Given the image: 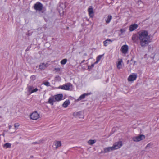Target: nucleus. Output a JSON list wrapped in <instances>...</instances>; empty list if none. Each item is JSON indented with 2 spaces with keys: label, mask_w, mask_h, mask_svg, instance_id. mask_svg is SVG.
<instances>
[{
  "label": "nucleus",
  "mask_w": 159,
  "mask_h": 159,
  "mask_svg": "<svg viewBox=\"0 0 159 159\" xmlns=\"http://www.w3.org/2000/svg\"><path fill=\"white\" fill-rule=\"evenodd\" d=\"M39 117V115L37 111L33 112L30 115V118L33 120H36Z\"/></svg>",
  "instance_id": "obj_3"
},
{
  "label": "nucleus",
  "mask_w": 159,
  "mask_h": 159,
  "mask_svg": "<svg viewBox=\"0 0 159 159\" xmlns=\"http://www.w3.org/2000/svg\"><path fill=\"white\" fill-rule=\"evenodd\" d=\"M56 101H59L62 100L63 96L62 94H59L53 96Z\"/></svg>",
  "instance_id": "obj_9"
},
{
  "label": "nucleus",
  "mask_w": 159,
  "mask_h": 159,
  "mask_svg": "<svg viewBox=\"0 0 159 159\" xmlns=\"http://www.w3.org/2000/svg\"><path fill=\"white\" fill-rule=\"evenodd\" d=\"M152 147V145L150 143L148 144L145 147V149L149 148Z\"/></svg>",
  "instance_id": "obj_30"
},
{
  "label": "nucleus",
  "mask_w": 159,
  "mask_h": 159,
  "mask_svg": "<svg viewBox=\"0 0 159 159\" xmlns=\"http://www.w3.org/2000/svg\"><path fill=\"white\" fill-rule=\"evenodd\" d=\"M113 40L110 39H107L104 41L103 42L104 46H107L108 44L111 43Z\"/></svg>",
  "instance_id": "obj_16"
},
{
  "label": "nucleus",
  "mask_w": 159,
  "mask_h": 159,
  "mask_svg": "<svg viewBox=\"0 0 159 159\" xmlns=\"http://www.w3.org/2000/svg\"><path fill=\"white\" fill-rule=\"evenodd\" d=\"M48 66V64L47 63L45 64L44 63H42L39 65V69L42 70L45 69Z\"/></svg>",
  "instance_id": "obj_14"
},
{
  "label": "nucleus",
  "mask_w": 159,
  "mask_h": 159,
  "mask_svg": "<svg viewBox=\"0 0 159 159\" xmlns=\"http://www.w3.org/2000/svg\"><path fill=\"white\" fill-rule=\"evenodd\" d=\"M104 153L108 152L114 150L112 147L105 148H104Z\"/></svg>",
  "instance_id": "obj_15"
},
{
  "label": "nucleus",
  "mask_w": 159,
  "mask_h": 159,
  "mask_svg": "<svg viewBox=\"0 0 159 159\" xmlns=\"http://www.w3.org/2000/svg\"><path fill=\"white\" fill-rule=\"evenodd\" d=\"M2 135H3V136H5V134H4V133H3V134H2Z\"/></svg>",
  "instance_id": "obj_39"
},
{
  "label": "nucleus",
  "mask_w": 159,
  "mask_h": 159,
  "mask_svg": "<svg viewBox=\"0 0 159 159\" xmlns=\"http://www.w3.org/2000/svg\"><path fill=\"white\" fill-rule=\"evenodd\" d=\"M71 86V84L70 83H69L65 84L63 85L60 86L58 88L62 89L69 90L70 89V86Z\"/></svg>",
  "instance_id": "obj_6"
},
{
  "label": "nucleus",
  "mask_w": 159,
  "mask_h": 159,
  "mask_svg": "<svg viewBox=\"0 0 159 159\" xmlns=\"http://www.w3.org/2000/svg\"><path fill=\"white\" fill-rule=\"evenodd\" d=\"M56 78H59L60 79L61 78L59 76H58L57 77H56Z\"/></svg>",
  "instance_id": "obj_40"
},
{
  "label": "nucleus",
  "mask_w": 159,
  "mask_h": 159,
  "mask_svg": "<svg viewBox=\"0 0 159 159\" xmlns=\"http://www.w3.org/2000/svg\"><path fill=\"white\" fill-rule=\"evenodd\" d=\"M84 55H86V54H84Z\"/></svg>",
  "instance_id": "obj_41"
},
{
  "label": "nucleus",
  "mask_w": 159,
  "mask_h": 159,
  "mask_svg": "<svg viewBox=\"0 0 159 159\" xmlns=\"http://www.w3.org/2000/svg\"><path fill=\"white\" fill-rule=\"evenodd\" d=\"M102 55H100L98 56L97 57L96 60H98V61H99L102 58Z\"/></svg>",
  "instance_id": "obj_29"
},
{
  "label": "nucleus",
  "mask_w": 159,
  "mask_h": 159,
  "mask_svg": "<svg viewBox=\"0 0 159 159\" xmlns=\"http://www.w3.org/2000/svg\"><path fill=\"white\" fill-rule=\"evenodd\" d=\"M1 134H0V136H1Z\"/></svg>",
  "instance_id": "obj_42"
},
{
  "label": "nucleus",
  "mask_w": 159,
  "mask_h": 159,
  "mask_svg": "<svg viewBox=\"0 0 159 159\" xmlns=\"http://www.w3.org/2000/svg\"><path fill=\"white\" fill-rule=\"evenodd\" d=\"M34 89V87L32 86H29L27 87L28 92L30 93Z\"/></svg>",
  "instance_id": "obj_22"
},
{
  "label": "nucleus",
  "mask_w": 159,
  "mask_h": 159,
  "mask_svg": "<svg viewBox=\"0 0 159 159\" xmlns=\"http://www.w3.org/2000/svg\"><path fill=\"white\" fill-rule=\"evenodd\" d=\"M132 39L136 43H138L139 40L140 45L142 47L147 46L151 41L150 35H148V31L145 30L138 32V34H133Z\"/></svg>",
  "instance_id": "obj_1"
},
{
  "label": "nucleus",
  "mask_w": 159,
  "mask_h": 159,
  "mask_svg": "<svg viewBox=\"0 0 159 159\" xmlns=\"http://www.w3.org/2000/svg\"><path fill=\"white\" fill-rule=\"evenodd\" d=\"M91 94V93H85L82 95H81L78 99L77 101H79L80 100H81L82 99H84L85 98V97L86 96H87L89 95H90Z\"/></svg>",
  "instance_id": "obj_12"
},
{
  "label": "nucleus",
  "mask_w": 159,
  "mask_h": 159,
  "mask_svg": "<svg viewBox=\"0 0 159 159\" xmlns=\"http://www.w3.org/2000/svg\"><path fill=\"white\" fill-rule=\"evenodd\" d=\"M138 27V25L137 24H134L131 25L129 27V30L130 31H132L136 29Z\"/></svg>",
  "instance_id": "obj_11"
},
{
  "label": "nucleus",
  "mask_w": 159,
  "mask_h": 159,
  "mask_svg": "<svg viewBox=\"0 0 159 159\" xmlns=\"http://www.w3.org/2000/svg\"><path fill=\"white\" fill-rule=\"evenodd\" d=\"M88 11L90 16L91 17H93L94 16L93 9L92 8H89Z\"/></svg>",
  "instance_id": "obj_17"
},
{
  "label": "nucleus",
  "mask_w": 159,
  "mask_h": 159,
  "mask_svg": "<svg viewBox=\"0 0 159 159\" xmlns=\"http://www.w3.org/2000/svg\"><path fill=\"white\" fill-rule=\"evenodd\" d=\"M137 77V74L133 73L129 76L128 79V80L129 81H133L136 80Z\"/></svg>",
  "instance_id": "obj_7"
},
{
  "label": "nucleus",
  "mask_w": 159,
  "mask_h": 159,
  "mask_svg": "<svg viewBox=\"0 0 159 159\" xmlns=\"http://www.w3.org/2000/svg\"><path fill=\"white\" fill-rule=\"evenodd\" d=\"M11 146V144L9 143H6L3 145V147L6 149L10 148Z\"/></svg>",
  "instance_id": "obj_21"
},
{
  "label": "nucleus",
  "mask_w": 159,
  "mask_h": 159,
  "mask_svg": "<svg viewBox=\"0 0 159 159\" xmlns=\"http://www.w3.org/2000/svg\"><path fill=\"white\" fill-rule=\"evenodd\" d=\"M85 61V60H83L82 61L80 64L82 63H83Z\"/></svg>",
  "instance_id": "obj_38"
},
{
  "label": "nucleus",
  "mask_w": 159,
  "mask_h": 159,
  "mask_svg": "<svg viewBox=\"0 0 159 159\" xmlns=\"http://www.w3.org/2000/svg\"><path fill=\"white\" fill-rule=\"evenodd\" d=\"M14 125L16 128H18V127L20 125L18 123H16L14 124Z\"/></svg>",
  "instance_id": "obj_32"
},
{
  "label": "nucleus",
  "mask_w": 159,
  "mask_h": 159,
  "mask_svg": "<svg viewBox=\"0 0 159 159\" xmlns=\"http://www.w3.org/2000/svg\"><path fill=\"white\" fill-rule=\"evenodd\" d=\"M55 100L53 97L51 96L49 98L48 100V103L50 104L52 106L53 105L54 102H55Z\"/></svg>",
  "instance_id": "obj_13"
},
{
  "label": "nucleus",
  "mask_w": 159,
  "mask_h": 159,
  "mask_svg": "<svg viewBox=\"0 0 159 159\" xmlns=\"http://www.w3.org/2000/svg\"><path fill=\"white\" fill-rule=\"evenodd\" d=\"M70 104V102L69 100H67L64 102L62 104V107L64 108H66Z\"/></svg>",
  "instance_id": "obj_19"
},
{
  "label": "nucleus",
  "mask_w": 159,
  "mask_h": 159,
  "mask_svg": "<svg viewBox=\"0 0 159 159\" xmlns=\"http://www.w3.org/2000/svg\"><path fill=\"white\" fill-rule=\"evenodd\" d=\"M96 142V141L94 140H90L88 141V143L90 145H92Z\"/></svg>",
  "instance_id": "obj_23"
},
{
  "label": "nucleus",
  "mask_w": 159,
  "mask_h": 159,
  "mask_svg": "<svg viewBox=\"0 0 159 159\" xmlns=\"http://www.w3.org/2000/svg\"><path fill=\"white\" fill-rule=\"evenodd\" d=\"M122 145V142L120 141L115 143L112 147L114 150H115L120 148L121 147Z\"/></svg>",
  "instance_id": "obj_5"
},
{
  "label": "nucleus",
  "mask_w": 159,
  "mask_h": 159,
  "mask_svg": "<svg viewBox=\"0 0 159 159\" xmlns=\"http://www.w3.org/2000/svg\"><path fill=\"white\" fill-rule=\"evenodd\" d=\"M73 115L76 117H79V118H83L84 117V112L82 111H80L78 112L74 113Z\"/></svg>",
  "instance_id": "obj_8"
},
{
  "label": "nucleus",
  "mask_w": 159,
  "mask_h": 159,
  "mask_svg": "<svg viewBox=\"0 0 159 159\" xmlns=\"http://www.w3.org/2000/svg\"><path fill=\"white\" fill-rule=\"evenodd\" d=\"M94 67V64H92L91 66H88V69L89 71L91 70L92 68Z\"/></svg>",
  "instance_id": "obj_26"
},
{
  "label": "nucleus",
  "mask_w": 159,
  "mask_h": 159,
  "mask_svg": "<svg viewBox=\"0 0 159 159\" xmlns=\"http://www.w3.org/2000/svg\"><path fill=\"white\" fill-rule=\"evenodd\" d=\"M55 70L56 71H59L60 70V69L59 68H55Z\"/></svg>",
  "instance_id": "obj_34"
},
{
  "label": "nucleus",
  "mask_w": 159,
  "mask_h": 159,
  "mask_svg": "<svg viewBox=\"0 0 159 159\" xmlns=\"http://www.w3.org/2000/svg\"><path fill=\"white\" fill-rule=\"evenodd\" d=\"M30 79L32 80H34L36 79V77L35 75H33L31 76Z\"/></svg>",
  "instance_id": "obj_31"
},
{
  "label": "nucleus",
  "mask_w": 159,
  "mask_h": 159,
  "mask_svg": "<svg viewBox=\"0 0 159 159\" xmlns=\"http://www.w3.org/2000/svg\"><path fill=\"white\" fill-rule=\"evenodd\" d=\"M145 138L144 135L140 134L137 136L134 137L132 138V140L134 142H139L143 140Z\"/></svg>",
  "instance_id": "obj_2"
},
{
  "label": "nucleus",
  "mask_w": 159,
  "mask_h": 159,
  "mask_svg": "<svg viewBox=\"0 0 159 159\" xmlns=\"http://www.w3.org/2000/svg\"><path fill=\"white\" fill-rule=\"evenodd\" d=\"M43 84L48 87L50 86V83L48 81L44 82L43 83Z\"/></svg>",
  "instance_id": "obj_28"
},
{
  "label": "nucleus",
  "mask_w": 159,
  "mask_h": 159,
  "mask_svg": "<svg viewBox=\"0 0 159 159\" xmlns=\"http://www.w3.org/2000/svg\"><path fill=\"white\" fill-rule=\"evenodd\" d=\"M55 145L56 148L57 149L58 147L61 146V143L60 141H56L55 143Z\"/></svg>",
  "instance_id": "obj_20"
},
{
  "label": "nucleus",
  "mask_w": 159,
  "mask_h": 159,
  "mask_svg": "<svg viewBox=\"0 0 159 159\" xmlns=\"http://www.w3.org/2000/svg\"><path fill=\"white\" fill-rule=\"evenodd\" d=\"M8 127L9 129H10L12 127V126L9 125Z\"/></svg>",
  "instance_id": "obj_37"
},
{
  "label": "nucleus",
  "mask_w": 159,
  "mask_h": 159,
  "mask_svg": "<svg viewBox=\"0 0 159 159\" xmlns=\"http://www.w3.org/2000/svg\"><path fill=\"white\" fill-rule=\"evenodd\" d=\"M112 18V16L111 15H108L107 18L105 20L106 23L107 24H108L109 23L111 20Z\"/></svg>",
  "instance_id": "obj_18"
},
{
  "label": "nucleus",
  "mask_w": 159,
  "mask_h": 159,
  "mask_svg": "<svg viewBox=\"0 0 159 159\" xmlns=\"http://www.w3.org/2000/svg\"><path fill=\"white\" fill-rule=\"evenodd\" d=\"M38 90V89L37 88L34 89L31 91L29 93L30 94H31L34 92H36Z\"/></svg>",
  "instance_id": "obj_27"
},
{
  "label": "nucleus",
  "mask_w": 159,
  "mask_h": 159,
  "mask_svg": "<svg viewBox=\"0 0 159 159\" xmlns=\"http://www.w3.org/2000/svg\"><path fill=\"white\" fill-rule=\"evenodd\" d=\"M67 61L66 59H64L62 60L61 61V63L62 65H64L66 64Z\"/></svg>",
  "instance_id": "obj_25"
},
{
  "label": "nucleus",
  "mask_w": 159,
  "mask_h": 159,
  "mask_svg": "<svg viewBox=\"0 0 159 159\" xmlns=\"http://www.w3.org/2000/svg\"><path fill=\"white\" fill-rule=\"evenodd\" d=\"M125 31V30L124 29H121L120 30V32L121 33H123Z\"/></svg>",
  "instance_id": "obj_35"
},
{
  "label": "nucleus",
  "mask_w": 159,
  "mask_h": 159,
  "mask_svg": "<svg viewBox=\"0 0 159 159\" xmlns=\"http://www.w3.org/2000/svg\"><path fill=\"white\" fill-rule=\"evenodd\" d=\"M40 143H41V142L40 141H39L38 142H33L32 143V144H39Z\"/></svg>",
  "instance_id": "obj_33"
},
{
  "label": "nucleus",
  "mask_w": 159,
  "mask_h": 159,
  "mask_svg": "<svg viewBox=\"0 0 159 159\" xmlns=\"http://www.w3.org/2000/svg\"><path fill=\"white\" fill-rule=\"evenodd\" d=\"M43 8V5L40 2L34 4V8L36 11H41L42 10Z\"/></svg>",
  "instance_id": "obj_4"
},
{
  "label": "nucleus",
  "mask_w": 159,
  "mask_h": 159,
  "mask_svg": "<svg viewBox=\"0 0 159 159\" xmlns=\"http://www.w3.org/2000/svg\"><path fill=\"white\" fill-rule=\"evenodd\" d=\"M122 62V60L119 61L117 65V67L118 69H120L121 68Z\"/></svg>",
  "instance_id": "obj_24"
},
{
  "label": "nucleus",
  "mask_w": 159,
  "mask_h": 159,
  "mask_svg": "<svg viewBox=\"0 0 159 159\" xmlns=\"http://www.w3.org/2000/svg\"><path fill=\"white\" fill-rule=\"evenodd\" d=\"M99 61L96 60V61L93 64H94V65L95 64H97L99 62Z\"/></svg>",
  "instance_id": "obj_36"
},
{
  "label": "nucleus",
  "mask_w": 159,
  "mask_h": 159,
  "mask_svg": "<svg viewBox=\"0 0 159 159\" xmlns=\"http://www.w3.org/2000/svg\"><path fill=\"white\" fill-rule=\"evenodd\" d=\"M121 50L123 53H126L128 50V46L126 45H123L121 47Z\"/></svg>",
  "instance_id": "obj_10"
}]
</instances>
